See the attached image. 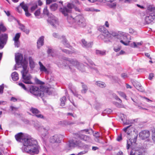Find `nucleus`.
<instances>
[{"mask_svg":"<svg viewBox=\"0 0 155 155\" xmlns=\"http://www.w3.org/2000/svg\"><path fill=\"white\" fill-rule=\"evenodd\" d=\"M20 6L21 7V8L23 9L25 11L28 9V7L27 5L25 4L24 2L20 4Z\"/></svg>","mask_w":155,"mask_h":155,"instance_id":"nucleus-27","label":"nucleus"},{"mask_svg":"<svg viewBox=\"0 0 155 155\" xmlns=\"http://www.w3.org/2000/svg\"><path fill=\"white\" fill-rule=\"evenodd\" d=\"M74 7L73 4L69 3L67 5V7H64L61 9V12L64 16H67L68 14L70 13L71 9Z\"/></svg>","mask_w":155,"mask_h":155,"instance_id":"nucleus-9","label":"nucleus"},{"mask_svg":"<svg viewBox=\"0 0 155 155\" xmlns=\"http://www.w3.org/2000/svg\"><path fill=\"white\" fill-rule=\"evenodd\" d=\"M146 14L145 21L147 24H149L155 18V7L151 5L148 6Z\"/></svg>","mask_w":155,"mask_h":155,"instance_id":"nucleus-5","label":"nucleus"},{"mask_svg":"<svg viewBox=\"0 0 155 155\" xmlns=\"http://www.w3.org/2000/svg\"><path fill=\"white\" fill-rule=\"evenodd\" d=\"M121 77L123 78H125L128 77L127 74L125 73H123L121 74Z\"/></svg>","mask_w":155,"mask_h":155,"instance_id":"nucleus-54","label":"nucleus"},{"mask_svg":"<svg viewBox=\"0 0 155 155\" xmlns=\"http://www.w3.org/2000/svg\"><path fill=\"white\" fill-rule=\"evenodd\" d=\"M56 0H46V3L47 4H49L53 2H55Z\"/></svg>","mask_w":155,"mask_h":155,"instance_id":"nucleus-50","label":"nucleus"},{"mask_svg":"<svg viewBox=\"0 0 155 155\" xmlns=\"http://www.w3.org/2000/svg\"><path fill=\"white\" fill-rule=\"evenodd\" d=\"M61 136L60 135H55L50 138V142L53 143H59L61 141V140L60 139Z\"/></svg>","mask_w":155,"mask_h":155,"instance_id":"nucleus-13","label":"nucleus"},{"mask_svg":"<svg viewBox=\"0 0 155 155\" xmlns=\"http://www.w3.org/2000/svg\"><path fill=\"white\" fill-rule=\"evenodd\" d=\"M98 134V132H97L94 134V136L95 137L94 140L97 142L102 143V142L101 141L102 137H101L100 134H98L97 135H96V134Z\"/></svg>","mask_w":155,"mask_h":155,"instance_id":"nucleus-21","label":"nucleus"},{"mask_svg":"<svg viewBox=\"0 0 155 155\" xmlns=\"http://www.w3.org/2000/svg\"><path fill=\"white\" fill-rule=\"evenodd\" d=\"M40 14V9H38L36 10L35 12L34 13V14L35 15V16L36 17L38 16Z\"/></svg>","mask_w":155,"mask_h":155,"instance_id":"nucleus-44","label":"nucleus"},{"mask_svg":"<svg viewBox=\"0 0 155 155\" xmlns=\"http://www.w3.org/2000/svg\"><path fill=\"white\" fill-rule=\"evenodd\" d=\"M84 10L86 11H88V12H93L95 11L96 12H99L100 11V10L97 9H95L94 8L91 7V8H86L84 9Z\"/></svg>","mask_w":155,"mask_h":155,"instance_id":"nucleus-31","label":"nucleus"},{"mask_svg":"<svg viewBox=\"0 0 155 155\" xmlns=\"http://www.w3.org/2000/svg\"><path fill=\"white\" fill-rule=\"evenodd\" d=\"M81 83L82 84V88L81 91V92L82 94H85L88 90V87L87 86L83 83L81 82Z\"/></svg>","mask_w":155,"mask_h":155,"instance_id":"nucleus-24","label":"nucleus"},{"mask_svg":"<svg viewBox=\"0 0 155 155\" xmlns=\"http://www.w3.org/2000/svg\"><path fill=\"white\" fill-rule=\"evenodd\" d=\"M78 137L80 139L85 141L89 142L91 140V138L89 136L81 134H80L78 135Z\"/></svg>","mask_w":155,"mask_h":155,"instance_id":"nucleus-16","label":"nucleus"},{"mask_svg":"<svg viewBox=\"0 0 155 155\" xmlns=\"http://www.w3.org/2000/svg\"><path fill=\"white\" fill-rule=\"evenodd\" d=\"M134 86L138 90L140 91H143V87L140 83H138Z\"/></svg>","mask_w":155,"mask_h":155,"instance_id":"nucleus-30","label":"nucleus"},{"mask_svg":"<svg viewBox=\"0 0 155 155\" xmlns=\"http://www.w3.org/2000/svg\"><path fill=\"white\" fill-rule=\"evenodd\" d=\"M28 61L30 68L33 69L34 68L35 66V63L34 61L33 58L31 57H28Z\"/></svg>","mask_w":155,"mask_h":155,"instance_id":"nucleus-19","label":"nucleus"},{"mask_svg":"<svg viewBox=\"0 0 155 155\" xmlns=\"http://www.w3.org/2000/svg\"><path fill=\"white\" fill-rule=\"evenodd\" d=\"M17 11L20 13H21L22 12V8H20V5L16 8Z\"/></svg>","mask_w":155,"mask_h":155,"instance_id":"nucleus-49","label":"nucleus"},{"mask_svg":"<svg viewBox=\"0 0 155 155\" xmlns=\"http://www.w3.org/2000/svg\"><path fill=\"white\" fill-rule=\"evenodd\" d=\"M4 88L3 84L0 86V94H2L3 93Z\"/></svg>","mask_w":155,"mask_h":155,"instance_id":"nucleus-52","label":"nucleus"},{"mask_svg":"<svg viewBox=\"0 0 155 155\" xmlns=\"http://www.w3.org/2000/svg\"><path fill=\"white\" fill-rule=\"evenodd\" d=\"M98 30L101 32L103 33V35L105 37H109L110 34L107 30L105 28L104 26H100L98 28Z\"/></svg>","mask_w":155,"mask_h":155,"instance_id":"nucleus-14","label":"nucleus"},{"mask_svg":"<svg viewBox=\"0 0 155 155\" xmlns=\"http://www.w3.org/2000/svg\"><path fill=\"white\" fill-rule=\"evenodd\" d=\"M10 100L11 101H12L14 102H16L17 101V99L14 97H12Z\"/></svg>","mask_w":155,"mask_h":155,"instance_id":"nucleus-62","label":"nucleus"},{"mask_svg":"<svg viewBox=\"0 0 155 155\" xmlns=\"http://www.w3.org/2000/svg\"><path fill=\"white\" fill-rule=\"evenodd\" d=\"M19 86L21 87L25 91H28V90L25 87V85L22 83H19L18 84Z\"/></svg>","mask_w":155,"mask_h":155,"instance_id":"nucleus-40","label":"nucleus"},{"mask_svg":"<svg viewBox=\"0 0 155 155\" xmlns=\"http://www.w3.org/2000/svg\"><path fill=\"white\" fill-rule=\"evenodd\" d=\"M62 42L63 44L67 47H68L69 45L68 44V43L66 40V39L65 38V37L62 36Z\"/></svg>","mask_w":155,"mask_h":155,"instance_id":"nucleus-32","label":"nucleus"},{"mask_svg":"<svg viewBox=\"0 0 155 155\" xmlns=\"http://www.w3.org/2000/svg\"><path fill=\"white\" fill-rule=\"evenodd\" d=\"M44 43V37L41 36L38 39L37 42V47L39 48L41 46H42Z\"/></svg>","mask_w":155,"mask_h":155,"instance_id":"nucleus-20","label":"nucleus"},{"mask_svg":"<svg viewBox=\"0 0 155 155\" xmlns=\"http://www.w3.org/2000/svg\"><path fill=\"white\" fill-rule=\"evenodd\" d=\"M15 60L17 64H21L22 67L23 69L21 71L22 81L26 84H32L31 81L32 77L29 74L27 61L25 60H23L22 55L19 53L15 54Z\"/></svg>","mask_w":155,"mask_h":155,"instance_id":"nucleus-2","label":"nucleus"},{"mask_svg":"<svg viewBox=\"0 0 155 155\" xmlns=\"http://www.w3.org/2000/svg\"><path fill=\"white\" fill-rule=\"evenodd\" d=\"M29 91L31 94L36 96L42 97L44 95V92L41 91V87L31 86L30 87Z\"/></svg>","mask_w":155,"mask_h":155,"instance_id":"nucleus-6","label":"nucleus"},{"mask_svg":"<svg viewBox=\"0 0 155 155\" xmlns=\"http://www.w3.org/2000/svg\"><path fill=\"white\" fill-rule=\"evenodd\" d=\"M75 142L76 146L81 147L83 146L82 142L79 140L77 139L75 140Z\"/></svg>","mask_w":155,"mask_h":155,"instance_id":"nucleus-34","label":"nucleus"},{"mask_svg":"<svg viewBox=\"0 0 155 155\" xmlns=\"http://www.w3.org/2000/svg\"><path fill=\"white\" fill-rule=\"evenodd\" d=\"M96 53L97 55L100 56L104 55L106 54L105 51H101L98 50H96Z\"/></svg>","mask_w":155,"mask_h":155,"instance_id":"nucleus-29","label":"nucleus"},{"mask_svg":"<svg viewBox=\"0 0 155 155\" xmlns=\"http://www.w3.org/2000/svg\"><path fill=\"white\" fill-rule=\"evenodd\" d=\"M17 141L22 142L23 146L21 148L22 151L31 155L38 154L40 147L37 140L29 136H25L22 133H19L15 136Z\"/></svg>","mask_w":155,"mask_h":155,"instance_id":"nucleus-1","label":"nucleus"},{"mask_svg":"<svg viewBox=\"0 0 155 155\" xmlns=\"http://www.w3.org/2000/svg\"><path fill=\"white\" fill-rule=\"evenodd\" d=\"M122 139V136L121 134H120V135L118 136L117 138V140L118 141H120Z\"/></svg>","mask_w":155,"mask_h":155,"instance_id":"nucleus-56","label":"nucleus"},{"mask_svg":"<svg viewBox=\"0 0 155 155\" xmlns=\"http://www.w3.org/2000/svg\"><path fill=\"white\" fill-rule=\"evenodd\" d=\"M66 100V97H63L60 99L61 103L60 105L62 106H63L65 105V103Z\"/></svg>","mask_w":155,"mask_h":155,"instance_id":"nucleus-36","label":"nucleus"},{"mask_svg":"<svg viewBox=\"0 0 155 155\" xmlns=\"http://www.w3.org/2000/svg\"><path fill=\"white\" fill-rule=\"evenodd\" d=\"M111 35L113 36H116L118 38H119V36H120L119 35L115 32H113Z\"/></svg>","mask_w":155,"mask_h":155,"instance_id":"nucleus-59","label":"nucleus"},{"mask_svg":"<svg viewBox=\"0 0 155 155\" xmlns=\"http://www.w3.org/2000/svg\"><path fill=\"white\" fill-rule=\"evenodd\" d=\"M14 44L15 47L18 48L20 46L19 41L14 40Z\"/></svg>","mask_w":155,"mask_h":155,"instance_id":"nucleus-42","label":"nucleus"},{"mask_svg":"<svg viewBox=\"0 0 155 155\" xmlns=\"http://www.w3.org/2000/svg\"><path fill=\"white\" fill-rule=\"evenodd\" d=\"M23 31L24 32H25L26 34H28L29 32V30L25 28L23 30Z\"/></svg>","mask_w":155,"mask_h":155,"instance_id":"nucleus-64","label":"nucleus"},{"mask_svg":"<svg viewBox=\"0 0 155 155\" xmlns=\"http://www.w3.org/2000/svg\"><path fill=\"white\" fill-rule=\"evenodd\" d=\"M30 111L37 117L40 118H44V116L40 114V111L37 108L31 107Z\"/></svg>","mask_w":155,"mask_h":155,"instance_id":"nucleus-10","label":"nucleus"},{"mask_svg":"<svg viewBox=\"0 0 155 155\" xmlns=\"http://www.w3.org/2000/svg\"><path fill=\"white\" fill-rule=\"evenodd\" d=\"M119 103L116 102H114L113 104L115 105L116 106L119 108H123L124 107V105L122 104V102L121 100V101H119Z\"/></svg>","mask_w":155,"mask_h":155,"instance_id":"nucleus-26","label":"nucleus"},{"mask_svg":"<svg viewBox=\"0 0 155 155\" xmlns=\"http://www.w3.org/2000/svg\"><path fill=\"white\" fill-rule=\"evenodd\" d=\"M112 112V110L110 109H106L103 112L104 113H107L109 114L110 113Z\"/></svg>","mask_w":155,"mask_h":155,"instance_id":"nucleus-41","label":"nucleus"},{"mask_svg":"<svg viewBox=\"0 0 155 155\" xmlns=\"http://www.w3.org/2000/svg\"><path fill=\"white\" fill-rule=\"evenodd\" d=\"M35 127L37 130H39L40 128H41V135L43 137H45L48 134V130H49V128H42L39 125H38V126H35Z\"/></svg>","mask_w":155,"mask_h":155,"instance_id":"nucleus-12","label":"nucleus"},{"mask_svg":"<svg viewBox=\"0 0 155 155\" xmlns=\"http://www.w3.org/2000/svg\"><path fill=\"white\" fill-rule=\"evenodd\" d=\"M120 42L125 45L127 46L129 45L130 41H124L123 40H121L120 41Z\"/></svg>","mask_w":155,"mask_h":155,"instance_id":"nucleus-43","label":"nucleus"},{"mask_svg":"<svg viewBox=\"0 0 155 155\" xmlns=\"http://www.w3.org/2000/svg\"><path fill=\"white\" fill-rule=\"evenodd\" d=\"M7 104V102L5 101H0V105H5Z\"/></svg>","mask_w":155,"mask_h":155,"instance_id":"nucleus-55","label":"nucleus"},{"mask_svg":"<svg viewBox=\"0 0 155 155\" xmlns=\"http://www.w3.org/2000/svg\"><path fill=\"white\" fill-rule=\"evenodd\" d=\"M71 86H72V84H70L69 88L70 89L71 92L72 93V94L75 96L78 97L80 99H81L82 98V97L81 96L80 94H78V92L76 90H75L74 91L72 90L71 89Z\"/></svg>","mask_w":155,"mask_h":155,"instance_id":"nucleus-18","label":"nucleus"},{"mask_svg":"<svg viewBox=\"0 0 155 155\" xmlns=\"http://www.w3.org/2000/svg\"><path fill=\"white\" fill-rule=\"evenodd\" d=\"M47 21L48 23L53 27H56L59 25V22L58 18L51 14L49 16Z\"/></svg>","mask_w":155,"mask_h":155,"instance_id":"nucleus-8","label":"nucleus"},{"mask_svg":"<svg viewBox=\"0 0 155 155\" xmlns=\"http://www.w3.org/2000/svg\"><path fill=\"white\" fill-rule=\"evenodd\" d=\"M48 53L49 56H51L53 57L54 56V50L51 49H48Z\"/></svg>","mask_w":155,"mask_h":155,"instance_id":"nucleus-37","label":"nucleus"},{"mask_svg":"<svg viewBox=\"0 0 155 155\" xmlns=\"http://www.w3.org/2000/svg\"><path fill=\"white\" fill-rule=\"evenodd\" d=\"M137 137H135L134 140L129 139L127 140V149H131L130 155H143L142 152L139 148L136 147V143Z\"/></svg>","mask_w":155,"mask_h":155,"instance_id":"nucleus-4","label":"nucleus"},{"mask_svg":"<svg viewBox=\"0 0 155 155\" xmlns=\"http://www.w3.org/2000/svg\"><path fill=\"white\" fill-rule=\"evenodd\" d=\"M118 93L120 96L124 98H126V96L124 93L120 91L118 92Z\"/></svg>","mask_w":155,"mask_h":155,"instance_id":"nucleus-48","label":"nucleus"},{"mask_svg":"<svg viewBox=\"0 0 155 155\" xmlns=\"http://www.w3.org/2000/svg\"><path fill=\"white\" fill-rule=\"evenodd\" d=\"M76 146L75 141L74 140H71L69 142V143L67 144L65 148L67 150H70L72 147H74Z\"/></svg>","mask_w":155,"mask_h":155,"instance_id":"nucleus-15","label":"nucleus"},{"mask_svg":"<svg viewBox=\"0 0 155 155\" xmlns=\"http://www.w3.org/2000/svg\"><path fill=\"white\" fill-rule=\"evenodd\" d=\"M150 136V133L147 130H144L139 133V137L142 140H145L148 138Z\"/></svg>","mask_w":155,"mask_h":155,"instance_id":"nucleus-11","label":"nucleus"},{"mask_svg":"<svg viewBox=\"0 0 155 155\" xmlns=\"http://www.w3.org/2000/svg\"><path fill=\"white\" fill-rule=\"evenodd\" d=\"M122 115L123 116V117L124 118H123L122 116H121V120L123 121V122H124V124H129V123H127V122H126L125 123V122H124L126 116H125L124 114H122Z\"/></svg>","mask_w":155,"mask_h":155,"instance_id":"nucleus-47","label":"nucleus"},{"mask_svg":"<svg viewBox=\"0 0 155 155\" xmlns=\"http://www.w3.org/2000/svg\"><path fill=\"white\" fill-rule=\"evenodd\" d=\"M43 14L45 15H47L48 17L51 14H49V12L47 9V7L46 6L44 9L43 11Z\"/></svg>","mask_w":155,"mask_h":155,"instance_id":"nucleus-35","label":"nucleus"},{"mask_svg":"<svg viewBox=\"0 0 155 155\" xmlns=\"http://www.w3.org/2000/svg\"><path fill=\"white\" fill-rule=\"evenodd\" d=\"M83 131H85L86 132H88V134H90V133H93V130L91 129H85Z\"/></svg>","mask_w":155,"mask_h":155,"instance_id":"nucleus-45","label":"nucleus"},{"mask_svg":"<svg viewBox=\"0 0 155 155\" xmlns=\"http://www.w3.org/2000/svg\"><path fill=\"white\" fill-rule=\"evenodd\" d=\"M12 79L14 81H16L18 79V74L16 72H14L12 74Z\"/></svg>","mask_w":155,"mask_h":155,"instance_id":"nucleus-25","label":"nucleus"},{"mask_svg":"<svg viewBox=\"0 0 155 155\" xmlns=\"http://www.w3.org/2000/svg\"><path fill=\"white\" fill-rule=\"evenodd\" d=\"M25 15L27 17H29L31 15V14L29 13L28 10L25 11Z\"/></svg>","mask_w":155,"mask_h":155,"instance_id":"nucleus-57","label":"nucleus"},{"mask_svg":"<svg viewBox=\"0 0 155 155\" xmlns=\"http://www.w3.org/2000/svg\"><path fill=\"white\" fill-rule=\"evenodd\" d=\"M113 96L114 98L117 101H121V100L115 94H113Z\"/></svg>","mask_w":155,"mask_h":155,"instance_id":"nucleus-46","label":"nucleus"},{"mask_svg":"<svg viewBox=\"0 0 155 155\" xmlns=\"http://www.w3.org/2000/svg\"><path fill=\"white\" fill-rule=\"evenodd\" d=\"M152 138L153 140L155 141V131L153 132L152 135Z\"/></svg>","mask_w":155,"mask_h":155,"instance_id":"nucleus-63","label":"nucleus"},{"mask_svg":"<svg viewBox=\"0 0 155 155\" xmlns=\"http://www.w3.org/2000/svg\"><path fill=\"white\" fill-rule=\"evenodd\" d=\"M63 59L65 61L63 63V65L64 67L68 66L71 69L70 66H73L79 68V63L77 60L67 58H64Z\"/></svg>","mask_w":155,"mask_h":155,"instance_id":"nucleus-7","label":"nucleus"},{"mask_svg":"<svg viewBox=\"0 0 155 155\" xmlns=\"http://www.w3.org/2000/svg\"><path fill=\"white\" fill-rule=\"evenodd\" d=\"M131 125L125 128H124L123 130L128 135H130L132 132V130H133V128L132 127L131 128Z\"/></svg>","mask_w":155,"mask_h":155,"instance_id":"nucleus-22","label":"nucleus"},{"mask_svg":"<svg viewBox=\"0 0 155 155\" xmlns=\"http://www.w3.org/2000/svg\"><path fill=\"white\" fill-rule=\"evenodd\" d=\"M143 44L142 41H141L140 42H137L136 43L135 42H134L133 43V45H134V48H137L138 47V45H141Z\"/></svg>","mask_w":155,"mask_h":155,"instance_id":"nucleus-39","label":"nucleus"},{"mask_svg":"<svg viewBox=\"0 0 155 155\" xmlns=\"http://www.w3.org/2000/svg\"><path fill=\"white\" fill-rule=\"evenodd\" d=\"M96 84L98 86L101 88L105 87L106 85L105 83L103 82L98 81L96 82Z\"/></svg>","mask_w":155,"mask_h":155,"instance_id":"nucleus-28","label":"nucleus"},{"mask_svg":"<svg viewBox=\"0 0 155 155\" xmlns=\"http://www.w3.org/2000/svg\"><path fill=\"white\" fill-rule=\"evenodd\" d=\"M58 7V4L55 3L50 6V8L51 11H55L57 9Z\"/></svg>","mask_w":155,"mask_h":155,"instance_id":"nucleus-33","label":"nucleus"},{"mask_svg":"<svg viewBox=\"0 0 155 155\" xmlns=\"http://www.w3.org/2000/svg\"><path fill=\"white\" fill-rule=\"evenodd\" d=\"M37 8V5H34L31 8V12L34 11Z\"/></svg>","mask_w":155,"mask_h":155,"instance_id":"nucleus-53","label":"nucleus"},{"mask_svg":"<svg viewBox=\"0 0 155 155\" xmlns=\"http://www.w3.org/2000/svg\"><path fill=\"white\" fill-rule=\"evenodd\" d=\"M20 28L22 31L25 28V26L23 25L20 24Z\"/></svg>","mask_w":155,"mask_h":155,"instance_id":"nucleus-61","label":"nucleus"},{"mask_svg":"<svg viewBox=\"0 0 155 155\" xmlns=\"http://www.w3.org/2000/svg\"><path fill=\"white\" fill-rule=\"evenodd\" d=\"M38 63L40 66L39 69L40 71L42 72H44L47 73H48V72L47 69L43 65L41 62L39 61Z\"/></svg>","mask_w":155,"mask_h":155,"instance_id":"nucleus-23","label":"nucleus"},{"mask_svg":"<svg viewBox=\"0 0 155 155\" xmlns=\"http://www.w3.org/2000/svg\"><path fill=\"white\" fill-rule=\"evenodd\" d=\"M81 42L82 46L86 48H91L93 45L92 42L87 43V41L84 39L82 40Z\"/></svg>","mask_w":155,"mask_h":155,"instance_id":"nucleus-17","label":"nucleus"},{"mask_svg":"<svg viewBox=\"0 0 155 155\" xmlns=\"http://www.w3.org/2000/svg\"><path fill=\"white\" fill-rule=\"evenodd\" d=\"M67 19L70 24L80 27H84L86 25L85 19L82 15H78L74 18L72 16H68Z\"/></svg>","mask_w":155,"mask_h":155,"instance_id":"nucleus-3","label":"nucleus"},{"mask_svg":"<svg viewBox=\"0 0 155 155\" xmlns=\"http://www.w3.org/2000/svg\"><path fill=\"white\" fill-rule=\"evenodd\" d=\"M87 61L89 64L92 65H95V64H94L93 62L91 59H87Z\"/></svg>","mask_w":155,"mask_h":155,"instance_id":"nucleus-60","label":"nucleus"},{"mask_svg":"<svg viewBox=\"0 0 155 155\" xmlns=\"http://www.w3.org/2000/svg\"><path fill=\"white\" fill-rule=\"evenodd\" d=\"M154 76V74L153 73H150L149 75V79L150 80H151Z\"/></svg>","mask_w":155,"mask_h":155,"instance_id":"nucleus-51","label":"nucleus"},{"mask_svg":"<svg viewBox=\"0 0 155 155\" xmlns=\"http://www.w3.org/2000/svg\"><path fill=\"white\" fill-rule=\"evenodd\" d=\"M20 33L16 34L15 37L13 38V40L19 41V38L20 37Z\"/></svg>","mask_w":155,"mask_h":155,"instance_id":"nucleus-38","label":"nucleus"},{"mask_svg":"<svg viewBox=\"0 0 155 155\" xmlns=\"http://www.w3.org/2000/svg\"><path fill=\"white\" fill-rule=\"evenodd\" d=\"M129 32L130 34H133L134 33H135V32L133 29H132L131 28H130L129 29Z\"/></svg>","mask_w":155,"mask_h":155,"instance_id":"nucleus-58","label":"nucleus"}]
</instances>
